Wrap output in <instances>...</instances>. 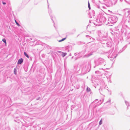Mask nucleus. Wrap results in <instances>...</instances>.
I'll return each instance as SVG.
<instances>
[{
  "instance_id": "obj_10",
  "label": "nucleus",
  "mask_w": 130,
  "mask_h": 130,
  "mask_svg": "<svg viewBox=\"0 0 130 130\" xmlns=\"http://www.w3.org/2000/svg\"><path fill=\"white\" fill-rule=\"evenodd\" d=\"M3 3L4 5H5L6 4V3L4 2H3Z\"/></svg>"
},
{
  "instance_id": "obj_1",
  "label": "nucleus",
  "mask_w": 130,
  "mask_h": 130,
  "mask_svg": "<svg viewBox=\"0 0 130 130\" xmlns=\"http://www.w3.org/2000/svg\"><path fill=\"white\" fill-rule=\"evenodd\" d=\"M23 62V59L22 58L20 59L18 61V64H21Z\"/></svg>"
},
{
  "instance_id": "obj_7",
  "label": "nucleus",
  "mask_w": 130,
  "mask_h": 130,
  "mask_svg": "<svg viewBox=\"0 0 130 130\" xmlns=\"http://www.w3.org/2000/svg\"><path fill=\"white\" fill-rule=\"evenodd\" d=\"M15 22L16 23V24H17V25L18 26H20V25H19V24L16 21V20H15Z\"/></svg>"
},
{
  "instance_id": "obj_2",
  "label": "nucleus",
  "mask_w": 130,
  "mask_h": 130,
  "mask_svg": "<svg viewBox=\"0 0 130 130\" xmlns=\"http://www.w3.org/2000/svg\"><path fill=\"white\" fill-rule=\"evenodd\" d=\"M2 41L5 43V45H6V41L5 39H3Z\"/></svg>"
},
{
  "instance_id": "obj_6",
  "label": "nucleus",
  "mask_w": 130,
  "mask_h": 130,
  "mask_svg": "<svg viewBox=\"0 0 130 130\" xmlns=\"http://www.w3.org/2000/svg\"><path fill=\"white\" fill-rule=\"evenodd\" d=\"M88 8H89V10H90V4L89 2H88Z\"/></svg>"
},
{
  "instance_id": "obj_8",
  "label": "nucleus",
  "mask_w": 130,
  "mask_h": 130,
  "mask_svg": "<svg viewBox=\"0 0 130 130\" xmlns=\"http://www.w3.org/2000/svg\"><path fill=\"white\" fill-rule=\"evenodd\" d=\"M90 88H88L87 87V90L88 92H89L90 91Z\"/></svg>"
},
{
  "instance_id": "obj_4",
  "label": "nucleus",
  "mask_w": 130,
  "mask_h": 130,
  "mask_svg": "<svg viewBox=\"0 0 130 130\" xmlns=\"http://www.w3.org/2000/svg\"><path fill=\"white\" fill-rule=\"evenodd\" d=\"M67 54V53H63L62 54V56L63 57H64Z\"/></svg>"
},
{
  "instance_id": "obj_3",
  "label": "nucleus",
  "mask_w": 130,
  "mask_h": 130,
  "mask_svg": "<svg viewBox=\"0 0 130 130\" xmlns=\"http://www.w3.org/2000/svg\"><path fill=\"white\" fill-rule=\"evenodd\" d=\"M24 54L27 58H29V57L28 55L25 52H24Z\"/></svg>"
},
{
  "instance_id": "obj_9",
  "label": "nucleus",
  "mask_w": 130,
  "mask_h": 130,
  "mask_svg": "<svg viewBox=\"0 0 130 130\" xmlns=\"http://www.w3.org/2000/svg\"><path fill=\"white\" fill-rule=\"evenodd\" d=\"M102 124V120H101L99 122V124L100 125H101Z\"/></svg>"
},
{
  "instance_id": "obj_5",
  "label": "nucleus",
  "mask_w": 130,
  "mask_h": 130,
  "mask_svg": "<svg viewBox=\"0 0 130 130\" xmlns=\"http://www.w3.org/2000/svg\"><path fill=\"white\" fill-rule=\"evenodd\" d=\"M66 39V38H63L61 40H59L58 41L59 42H61V41H64V40L65 39Z\"/></svg>"
}]
</instances>
